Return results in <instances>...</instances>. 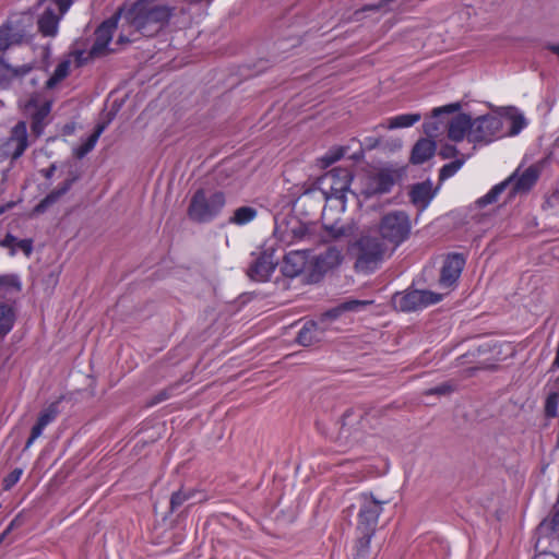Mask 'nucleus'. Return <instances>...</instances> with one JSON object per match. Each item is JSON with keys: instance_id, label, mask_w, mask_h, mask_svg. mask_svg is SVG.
<instances>
[{"instance_id": "obj_1", "label": "nucleus", "mask_w": 559, "mask_h": 559, "mask_svg": "<svg viewBox=\"0 0 559 559\" xmlns=\"http://www.w3.org/2000/svg\"><path fill=\"white\" fill-rule=\"evenodd\" d=\"M174 8L158 4L155 0H139L130 7L120 8L118 16L123 24L144 36H153L163 29L173 15Z\"/></svg>"}, {"instance_id": "obj_2", "label": "nucleus", "mask_w": 559, "mask_h": 559, "mask_svg": "<svg viewBox=\"0 0 559 559\" xmlns=\"http://www.w3.org/2000/svg\"><path fill=\"white\" fill-rule=\"evenodd\" d=\"M355 267L360 271L373 270L389 253L391 247L380 237L365 234L354 245Z\"/></svg>"}, {"instance_id": "obj_3", "label": "nucleus", "mask_w": 559, "mask_h": 559, "mask_svg": "<svg viewBox=\"0 0 559 559\" xmlns=\"http://www.w3.org/2000/svg\"><path fill=\"white\" fill-rule=\"evenodd\" d=\"M412 230L409 215L405 211H391L385 213L378 224L381 238L394 251L402 242L408 239Z\"/></svg>"}, {"instance_id": "obj_4", "label": "nucleus", "mask_w": 559, "mask_h": 559, "mask_svg": "<svg viewBox=\"0 0 559 559\" xmlns=\"http://www.w3.org/2000/svg\"><path fill=\"white\" fill-rule=\"evenodd\" d=\"M225 203L223 192L216 191L207 195L204 189H198L190 200L187 214L193 222L205 223L218 215Z\"/></svg>"}, {"instance_id": "obj_5", "label": "nucleus", "mask_w": 559, "mask_h": 559, "mask_svg": "<svg viewBox=\"0 0 559 559\" xmlns=\"http://www.w3.org/2000/svg\"><path fill=\"white\" fill-rule=\"evenodd\" d=\"M32 19L21 14L9 19L0 26V51L28 40Z\"/></svg>"}, {"instance_id": "obj_6", "label": "nucleus", "mask_w": 559, "mask_h": 559, "mask_svg": "<svg viewBox=\"0 0 559 559\" xmlns=\"http://www.w3.org/2000/svg\"><path fill=\"white\" fill-rule=\"evenodd\" d=\"M502 120L495 115H484L472 119L468 141L474 143H489L499 138L502 131Z\"/></svg>"}, {"instance_id": "obj_7", "label": "nucleus", "mask_w": 559, "mask_h": 559, "mask_svg": "<svg viewBox=\"0 0 559 559\" xmlns=\"http://www.w3.org/2000/svg\"><path fill=\"white\" fill-rule=\"evenodd\" d=\"M372 493H362L358 499V523L357 528L360 532L374 533L379 515L382 511V504Z\"/></svg>"}, {"instance_id": "obj_8", "label": "nucleus", "mask_w": 559, "mask_h": 559, "mask_svg": "<svg viewBox=\"0 0 559 559\" xmlns=\"http://www.w3.org/2000/svg\"><path fill=\"white\" fill-rule=\"evenodd\" d=\"M441 298V294L429 290H412L395 294L392 298V302L394 307L401 311H416L437 304Z\"/></svg>"}, {"instance_id": "obj_9", "label": "nucleus", "mask_w": 559, "mask_h": 559, "mask_svg": "<svg viewBox=\"0 0 559 559\" xmlns=\"http://www.w3.org/2000/svg\"><path fill=\"white\" fill-rule=\"evenodd\" d=\"M275 235L281 241L290 245L298 240H307L312 237L311 226L302 223L295 216H285L282 221H276Z\"/></svg>"}, {"instance_id": "obj_10", "label": "nucleus", "mask_w": 559, "mask_h": 559, "mask_svg": "<svg viewBox=\"0 0 559 559\" xmlns=\"http://www.w3.org/2000/svg\"><path fill=\"white\" fill-rule=\"evenodd\" d=\"M324 179L331 181L330 189L324 191L326 199H337L344 206L353 180L350 171L347 168H334L324 176Z\"/></svg>"}, {"instance_id": "obj_11", "label": "nucleus", "mask_w": 559, "mask_h": 559, "mask_svg": "<svg viewBox=\"0 0 559 559\" xmlns=\"http://www.w3.org/2000/svg\"><path fill=\"white\" fill-rule=\"evenodd\" d=\"M400 178L397 170L383 168L368 178L364 193L366 197L384 194L391 191Z\"/></svg>"}, {"instance_id": "obj_12", "label": "nucleus", "mask_w": 559, "mask_h": 559, "mask_svg": "<svg viewBox=\"0 0 559 559\" xmlns=\"http://www.w3.org/2000/svg\"><path fill=\"white\" fill-rule=\"evenodd\" d=\"M25 114L32 119L31 128L39 135L45 126V120L51 110V102L40 99L38 95H32L24 106Z\"/></svg>"}, {"instance_id": "obj_13", "label": "nucleus", "mask_w": 559, "mask_h": 559, "mask_svg": "<svg viewBox=\"0 0 559 559\" xmlns=\"http://www.w3.org/2000/svg\"><path fill=\"white\" fill-rule=\"evenodd\" d=\"M277 265L274 249H266L250 264L247 275L254 282H266Z\"/></svg>"}, {"instance_id": "obj_14", "label": "nucleus", "mask_w": 559, "mask_h": 559, "mask_svg": "<svg viewBox=\"0 0 559 559\" xmlns=\"http://www.w3.org/2000/svg\"><path fill=\"white\" fill-rule=\"evenodd\" d=\"M539 177V168L535 165H532L521 171L518 168L509 178L504 181H509L510 197H514L516 194L527 193L536 183Z\"/></svg>"}, {"instance_id": "obj_15", "label": "nucleus", "mask_w": 559, "mask_h": 559, "mask_svg": "<svg viewBox=\"0 0 559 559\" xmlns=\"http://www.w3.org/2000/svg\"><path fill=\"white\" fill-rule=\"evenodd\" d=\"M122 17L118 16V12L110 19L103 22L95 31V40L91 47V57H100L107 52V45L109 44L114 31L117 28L118 21Z\"/></svg>"}, {"instance_id": "obj_16", "label": "nucleus", "mask_w": 559, "mask_h": 559, "mask_svg": "<svg viewBox=\"0 0 559 559\" xmlns=\"http://www.w3.org/2000/svg\"><path fill=\"white\" fill-rule=\"evenodd\" d=\"M28 145L26 123L20 121L12 129L11 136L2 146L3 155H10L12 162L21 157Z\"/></svg>"}, {"instance_id": "obj_17", "label": "nucleus", "mask_w": 559, "mask_h": 559, "mask_svg": "<svg viewBox=\"0 0 559 559\" xmlns=\"http://www.w3.org/2000/svg\"><path fill=\"white\" fill-rule=\"evenodd\" d=\"M372 304V301L369 300H347L340 305H337L334 308H331L326 310L325 312L321 313L318 319L316 320V324L320 325V332L324 333V331L328 329V325L330 322L336 320L341 314L348 311H358L361 308H365L366 306Z\"/></svg>"}, {"instance_id": "obj_18", "label": "nucleus", "mask_w": 559, "mask_h": 559, "mask_svg": "<svg viewBox=\"0 0 559 559\" xmlns=\"http://www.w3.org/2000/svg\"><path fill=\"white\" fill-rule=\"evenodd\" d=\"M465 265V259L460 253H452L443 262L439 283L449 288L456 283Z\"/></svg>"}, {"instance_id": "obj_19", "label": "nucleus", "mask_w": 559, "mask_h": 559, "mask_svg": "<svg viewBox=\"0 0 559 559\" xmlns=\"http://www.w3.org/2000/svg\"><path fill=\"white\" fill-rule=\"evenodd\" d=\"M309 253L310 251L306 249L290 251L285 254L281 266L282 274L289 278L300 275L309 262Z\"/></svg>"}, {"instance_id": "obj_20", "label": "nucleus", "mask_w": 559, "mask_h": 559, "mask_svg": "<svg viewBox=\"0 0 559 559\" xmlns=\"http://www.w3.org/2000/svg\"><path fill=\"white\" fill-rule=\"evenodd\" d=\"M324 238L331 241L349 240L354 237L358 230V226L353 221L341 222L335 221L334 223L323 222Z\"/></svg>"}, {"instance_id": "obj_21", "label": "nucleus", "mask_w": 559, "mask_h": 559, "mask_svg": "<svg viewBox=\"0 0 559 559\" xmlns=\"http://www.w3.org/2000/svg\"><path fill=\"white\" fill-rule=\"evenodd\" d=\"M461 108L460 103H453L443 107H438L432 110L431 118L424 123V131L428 138H437L442 133L445 122L439 119L442 114H453Z\"/></svg>"}, {"instance_id": "obj_22", "label": "nucleus", "mask_w": 559, "mask_h": 559, "mask_svg": "<svg viewBox=\"0 0 559 559\" xmlns=\"http://www.w3.org/2000/svg\"><path fill=\"white\" fill-rule=\"evenodd\" d=\"M448 130V138L454 142H461L465 136L468 138V132L472 128V117L468 114H457L450 120L445 121Z\"/></svg>"}, {"instance_id": "obj_23", "label": "nucleus", "mask_w": 559, "mask_h": 559, "mask_svg": "<svg viewBox=\"0 0 559 559\" xmlns=\"http://www.w3.org/2000/svg\"><path fill=\"white\" fill-rule=\"evenodd\" d=\"M79 179V175L70 171L69 178L66 179L57 189L48 193L33 210L34 214L44 213L49 206L56 203L62 195H64Z\"/></svg>"}, {"instance_id": "obj_24", "label": "nucleus", "mask_w": 559, "mask_h": 559, "mask_svg": "<svg viewBox=\"0 0 559 559\" xmlns=\"http://www.w3.org/2000/svg\"><path fill=\"white\" fill-rule=\"evenodd\" d=\"M31 64L12 67L3 59H0V88H8L13 79L22 78L32 71Z\"/></svg>"}, {"instance_id": "obj_25", "label": "nucleus", "mask_w": 559, "mask_h": 559, "mask_svg": "<svg viewBox=\"0 0 559 559\" xmlns=\"http://www.w3.org/2000/svg\"><path fill=\"white\" fill-rule=\"evenodd\" d=\"M62 15L63 14L56 12L55 9L47 8L37 21L40 34L55 37L58 33V24Z\"/></svg>"}, {"instance_id": "obj_26", "label": "nucleus", "mask_w": 559, "mask_h": 559, "mask_svg": "<svg viewBox=\"0 0 559 559\" xmlns=\"http://www.w3.org/2000/svg\"><path fill=\"white\" fill-rule=\"evenodd\" d=\"M436 142L430 139H420L412 150L411 162L413 164H423L431 158L436 152Z\"/></svg>"}, {"instance_id": "obj_27", "label": "nucleus", "mask_w": 559, "mask_h": 559, "mask_svg": "<svg viewBox=\"0 0 559 559\" xmlns=\"http://www.w3.org/2000/svg\"><path fill=\"white\" fill-rule=\"evenodd\" d=\"M58 411L55 404H51L48 408L40 413L37 423L32 428L31 436L26 441L25 449L29 448L32 443L40 437L44 428L50 424L57 416Z\"/></svg>"}, {"instance_id": "obj_28", "label": "nucleus", "mask_w": 559, "mask_h": 559, "mask_svg": "<svg viewBox=\"0 0 559 559\" xmlns=\"http://www.w3.org/2000/svg\"><path fill=\"white\" fill-rule=\"evenodd\" d=\"M323 333L320 332V325L316 321L307 322L297 336V342L302 346H310L321 340Z\"/></svg>"}, {"instance_id": "obj_29", "label": "nucleus", "mask_w": 559, "mask_h": 559, "mask_svg": "<svg viewBox=\"0 0 559 559\" xmlns=\"http://www.w3.org/2000/svg\"><path fill=\"white\" fill-rule=\"evenodd\" d=\"M0 246L10 248L11 253L14 254L16 249L22 250L27 257L31 255L33 251V241L31 239H21L19 240L11 234H8L1 241Z\"/></svg>"}, {"instance_id": "obj_30", "label": "nucleus", "mask_w": 559, "mask_h": 559, "mask_svg": "<svg viewBox=\"0 0 559 559\" xmlns=\"http://www.w3.org/2000/svg\"><path fill=\"white\" fill-rule=\"evenodd\" d=\"M409 195L413 204L425 206L432 198L431 188L428 183H417L413 187Z\"/></svg>"}, {"instance_id": "obj_31", "label": "nucleus", "mask_w": 559, "mask_h": 559, "mask_svg": "<svg viewBox=\"0 0 559 559\" xmlns=\"http://www.w3.org/2000/svg\"><path fill=\"white\" fill-rule=\"evenodd\" d=\"M257 210L251 206H240L235 210L234 215L229 218V223L236 225H245L257 217Z\"/></svg>"}, {"instance_id": "obj_32", "label": "nucleus", "mask_w": 559, "mask_h": 559, "mask_svg": "<svg viewBox=\"0 0 559 559\" xmlns=\"http://www.w3.org/2000/svg\"><path fill=\"white\" fill-rule=\"evenodd\" d=\"M509 187V181H502L498 185H496L487 194L479 198L476 201V204L478 207H485L488 204L495 203L499 195Z\"/></svg>"}, {"instance_id": "obj_33", "label": "nucleus", "mask_w": 559, "mask_h": 559, "mask_svg": "<svg viewBox=\"0 0 559 559\" xmlns=\"http://www.w3.org/2000/svg\"><path fill=\"white\" fill-rule=\"evenodd\" d=\"M14 312L7 304H0V336L5 335L13 325Z\"/></svg>"}, {"instance_id": "obj_34", "label": "nucleus", "mask_w": 559, "mask_h": 559, "mask_svg": "<svg viewBox=\"0 0 559 559\" xmlns=\"http://www.w3.org/2000/svg\"><path fill=\"white\" fill-rule=\"evenodd\" d=\"M420 120L419 114H406L393 117L389 120L388 129L407 128Z\"/></svg>"}, {"instance_id": "obj_35", "label": "nucleus", "mask_w": 559, "mask_h": 559, "mask_svg": "<svg viewBox=\"0 0 559 559\" xmlns=\"http://www.w3.org/2000/svg\"><path fill=\"white\" fill-rule=\"evenodd\" d=\"M69 61H62L60 62L57 68L55 69L53 74L46 81V87L52 88L57 83L62 81L64 78H67L69 73Z\"/></svg>"}, {"instance_id": "obj_36", "label": "nucleus", "mask_w": 559, "mask_h": 559, "mask_svg": "<svg viewBox=\"0 0 559 559\" xmlns=\"http://www.w3.org/2000/svg\"><path fill=\"white\" fill-rule=\"evenodd\" d=\"M559 394L557 392L550 393L545 402V415L554 418L558 414Z\"/></svg>"}, {"instance_id": "obj_37", "label": "nucleus", "mask_w": 559, "mask_h": 559, "mask_svg": "<svg viewBox=\"0 0 559 559\" xmlns=\"http://www.w3.org/2000/svg\"><path fill=\"white\" fill-rule=\"evenodd\" d=\"M513 112L510 115L511 127L508 131L509 135L518 134L526 124L525 118L523 115L515 112L514 109H511Z\"/></svg>"}, {"instance_id": "obj_38", "label": "nucleus", "mask_w": 559, "mask_h": 559, "mask_svg": "<svg viewBox=\"0 0 559 559\" xmlns=\"http://www.w3.org/2000/svg\"><path fill=\"white\" fill-rule=\"evenodd\" d=\"M343 156H344L343 147H336L334 150H331L320 159L321 166L323 168H326V167L331 166L332 164H334L335 162H337L338 159H341Z\"/></svg>"}, {"instance_id": "obj_39", "label": "nucleus", "mask_w": 559, "mask_h": 559, "mask_svg": "<svg viewBox=\"0 0 559 559\" xmlns=\"http://www.w3.org/2000/svg\"><path fill=\"white\" fill-rule=\"evenodd\" d=\"M360 533L362 535H361V537L358 538L356 548H357V556L364 558L368 554L370 540H371L373 533H368V532H360Z\"/></svg>"}, {"instance_id": "obj_40", "label": "nucleus", "mask_w": 559, "mask_h": 559, "mask_svg": "<svg viewBox=\"0 0 559 559\" xmlns=\"http://www.w3.org/2000/svg\"><path fill=\"white\" fill-rule=\"evenodd\" d=\"M455 385L452 382H443L435 388L425 391V395H449L454 392Z\"/></svg>"}, {"instance_id": "obj_41", "label": "nucleus", "mask_w": 559, "mask_h": 559, "mask_svg": "<svg viewBox=\"0 0 559 559\" xmlns=\"http://www.w3.org/2000/svg\"><path fill=\"white\" fill-rule=\"evenodd\" d=\"M463 165V160L456 159L449 164H445L441 169L439 174V178L441 180H444L451 176H453Z\"/></svg>"}, {"instance_id": "obj_42", "label": "nucleus", "mask_w": 559, "mask_h": 559, "mask_svg": "<svg viewBox=\"0 0 559 559\" xmlns=\"http://www.w3.org/2000/svg\"><path fill=\"white\" fill-rule=\"evenodd\" d=\"M191 497L190 492H185L182 490H178L174 492L170 498V510L175 512L178 508H180L186 501H188Z\"/></svg>"}, {"instance_id": "obj_43", "label": "nucleus", "mask_w": 559, "mask_h": 559, "mask_svg": "<svg viewBox=\"0 0 559 559\" xmlns=\"http://www.w3.org/2000/svg\"><path fill=\"white\" fill-rule=\"evenodd\" d=\"M0 286L8 287L9 289L19 292L21 289V284L15 275H5L0 277Z\"/></svg>"}, {"instance_id": "obj_44", "label": "nucleus", "mask_w": 559, "mask_h": 559, "mask_svg": "<svg viewBox=\"0 0 559 559\" xmlns=\"http://www.w3.org/2000/svg\"><path fill=\"white\" fill-rule=\"evenodd\" d=\"M95 144L96 142L94 138L88 136L83 144L75 148L74 155L78 158H83L87 153H90L94 148Z\"/></svg>"}, {"instance_id": "obj_45", "label": "nucleus", "mask_w": 559, "mask_h": 559, "mask_svg": "<svg viewBox=\"0 0 559 559\" xmlns=\"http://www.w3.org/2000/svg\"><path fill=\"white\" fill-rule=\"evenodd\" d=\"M23 471L21 468L13 469L8 476L3 479V488L5 490L11 489L21 478Z\"/></svg>"}, {"instance_id": "obj_46", "label": "nucleus", "mask_w": 559, "mask_h": 559, "mask_svg": "<svg viewBox=\"0 0 559 559\" xmlns=\"http://www.w3.org/2000/svg\"><path fill=\"white\" fill-rule=\"evenodd\" d=\"M171 388H167L154 395L150 401L146 402V406H154L170 396Z\"/></svg>"}, {"instance_id": "obj_47", "label": "nucleus", "mask_w": 559, "mask_h": 559, "mask_svg": "<svg viewBox=\"0 0 559 559\" xmlns=\"http://www.w3.org/2000/svg\"><path fill=\"white\" fill-rule=\"evenodd\" d=\"M457 153H459V151L456 150V147H455V146L447 144V145H444V146L440 150L439 155H440L442 158L447 159V158L455 157V156L457 155Z\"/></svg>"}, {"instance_id": "obj_48", "label": "nucleus", "mask_w": 559, "mask_h": 559, "mask_svg": "<svg viewBox=\"0 0 559 559\" xmlns=\"http://www.w3.org/2000/svg\"><path fill=\"white\" fill-rule=\"evenodd\" d=\"M55 5L60 14H64L70 8L72 0H53Z\"/></svg>"}, {"instance_id": "obj_49", "label": "nucleus", "mask_w": 559, "mask_h": 559, "mask_svg": "<svg viewBox=\"0 0 559 559\" xmlns=\"http://www.w3.org/2000/svg\"><path fill=\"white\" fill-rule=\"evenodd\" d=\"M56 168V164H51L47 169L40 170V173L46 179H50L53 176Z\"/></svg>"}, {"instance_id": "obj_50", "label": "nucleus", "mask_w": 559, "mask_h": 559, "mask_svg": "<svg viewBox=\"0 0 559 559\" xmlns=\"http://www.w3.org/2000/svg\"><path fill=\"white\" fill-rule=\"evenodd\" d=\"M105 130V124H98L95 129V131L90 135V138H94L95 142H97L98 138Z\"/></svg>"}, {"instance_id": "obj_51", "label": "nucleus", "mask_w": 559, "mask_h": 559, "mask_svg": "<svg viewBox=\"0 0 559 559\" xmlns=\"http://www.w3.org/2000/svg\"><path fill=\"white\" fill-rule=\"evenodd\" d=\"M551 528L555 532L559 531V510L552 516Z\"/></svg>"}, {"instance_id": "obj_52", "label": "nucleus", "mask_w": 559, "mask_h": 559, "mask_svg": "<svg viewBox=\"0 0 559 559\" xmlns=\"http://www.w3.org/2000/svg\"><path fill=\"white\" fill-rule=\"evenodd\" d=\"M22 524V518L21 515H17L7 527V532H10L12 528L17 527Z\"/></svg>"}, {"instance_id": "obj_53", "label": "nucleus", "mask_w": 559, "mask_h": 559, "mask_svg": "<svg viewBox=\"0 0 559 559\" xmlns=\"http://www.w3.org/2000/svg\"><path fill=\"white\" fill-rule=\"evenodd\" d=\"M546 48L551 51L552 53H556L557 56H559V45H555V44H548L546 46Z\"/></svg>"}, {"instance_id": "obj_54", "label": "nucleus", "mask_w": 559, "mask_h": 559, "mask_svg": "<svg viewBox=\"0 0 559 559\" xmlns=\"http://www.w3.org/2000/svg\"><path fill=\"white\" fill-rule=\"evenodd\" d=\"M130 41H131V39H129V38H128V37H126L124 35H120V36L118 37V40H117V43H118V44H127V43H130Z\"/></svg>"}, {"instance_id": "obj_55", "label": "nucleus", "mask_w": 559, "mask_h": 559, "mask_svg": "<svg viewBox=\"0 0 559 559\" xmlns=\"http://www.w3.org/2000/svg\"><path fill=\"white\" fill-rule=\"evenodd\" d=\"M13 206V203H8L7 205L0 206V215H2L7 209H10Z\"/></svg>"}, {"instance_id": "obj_56", "label": "nucleus", "mask_w": 559, "mask_h": 559, "mask_svg": "<svg viewBox=\"0 0 559 559\" xmlns=\"http://www.w3.org/2000/svg\"><path fill=\"white\" fill-rule=\"evenodd\" d=\"M10 532H7V530L0 534V544L3 542V539L5 538V536L9 534Z\"/></svg>"}, {"instance_id": "obj_57", "label": "nucleus", "mask_w": 559, "mask_h": 559, "mask_svg": "<svg viewBox=\"0 0 559 559\" xmlns=\"http://www.w3.org/2000/svg\"><path fill=\"white\" fill-rule=\"evenodd\" d=\"M322 261H323V259L321 257H318L316 259V265H319Z\"/></svg>"}, {"instance_id": "obj_58", "label": "nucleus", "mask_w": 559, "mask_h": 559, "mask_svg": "<svg viewBox=\"0 0 559 559\" xmlns=\"http://www.w3.org/2000/svg\"><path fill=\"white\" fill-rule=\"evenodd\" d=\"M554 198H555V199H557V200H559V192L555 193V194H554Z\"/></svg>"}]
</instances>
